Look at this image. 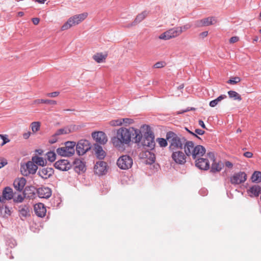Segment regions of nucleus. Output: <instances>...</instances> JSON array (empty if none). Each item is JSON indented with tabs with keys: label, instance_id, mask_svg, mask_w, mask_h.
Returning <instances> with one entry per match:
<instances>
[{
	"label": "nucleus",
	"instance_id": "1",
	"mask_svg": "<svg viewBox=\"0 0 261 261\" xmlns=\"http://www.w3.org/2000/svg\"><path fill=\"white\" fill-rule=\"evenodd\" d=\"M142 138L140 130L134 127L128 129L121 127L117 130L115 136L111 138L113 146L119 150H123L125 145H128L132 139L135 143H139Z\"/></svg>",
	"mask_w": 261,
	"mask_h": 261
},
{
	"label": "nucleus",
	"instance_id": "2",
	"mask_svg": "<svg viewBox=\"0 0 261 261\" xmlns=\"http://www.w3.org/2000/svg\"><path fill=\"white\" fill-rule=\"evenodd\" d=\"M167 140L169 144V149L171 151L182 149L187 140L185 137L178 136L172 132L167 133Z\"/></svg>",
	"mask_w": 261,
	"mask_h": 261
},
{
	"label": "nucleus",
	"instance_id": "3",
	"mask_svg": "<svg viewBox=\"0 0 261 261\" xmlns=\"http://www.w3.org/2000/svg\"><path fill=\"white\" fill-rule=\"evenodd\" d=\"M88 16V13L84 12L80 14L75 15L70 17L68 20L62 26L61 30L65 31L69 29L72 26L77 25L85 20Z\"/></svg>",
	"mask_w": 261,
	"mask_h": 261
},
{
	"label": "nucleus",
	"instance_id": "4",
	"mask_svg": "<svg viewBox=\"0 0 261 261\" xmlns=\"http://www.w3.org/2000/svg\"><path fill=\"white\" fill-rule=\"evenodd\" d=\"M143 127H146V130L144 134L143 145L151 150L153 149L155 146L154 134L148 126H144Z\"/></svg>",
	"mask_w": 261,
	"mask_h": 261
},
{
	"label": "nucleus",
	"instance_id": "5",
	"mask_svg": "<svg viewBox=\"0 0 261 261\" xmlns=\"http://www.w3.org/2000/svg\"><path fill=\"white\" fill-rule=\"evenodd\" d=\"M75 145V142H67L65 146L59 147L57 149V152L61 156H71L74 153Z\"/></svg>",
	"mask_w": 261,
	"mask_h": 261
},
{
	"label": "nucleus",
	"instance_id": "6",
	"mask_svg": "<svg viewBox=\"0 0 261 261\" xmlns=\"http://www.w3.org/2000/svg\"><path fill=\"white\" fill-rule=\"evenodd\" d=\"M133 163V159L130 156L127 155H123L117 160V165L121 169L127 170L131 168Z\"/></svg>",
	"mask_w": 261,
	"mask_h": 261
},
{
	"label": "nucleus",
	"instance_id": "7",
	"mask_svg": "<svg viewBox=\"0 0 261 261\" xmlns=\"http://www.w3.org/2000/svg\"><path fill=\"white\" fill-rule=\"evenodd\" d=\"M181 34V29L177 27L171 28L161 34L159 38L161 40H167L176 37Z\"/></svg>",
	"mask_w": 261,
	"mask_h": 261
},
{
	"label": "nucleus",
	"instance_id": "8",
	"mask_svg": "<svg viewBox=\"0 0 261 261\" xmlns=\"http://www.w3.org/2000/svg\"><path fill=\"white\" fill-rule=\"evenodd\" d=\"M37 169V166L32 161H29L25 165H22L20 170L22 175L28 176L30 174H35Z\"/></svg>",
	"mask_w": 261,
	"mask_h": 261
},
{
	"label": "nucleus",
	"instance_id": "9",
	"mask_svg": "<svg viewBox=\"0 0 261 261\" xmlns=\"http://www.w3.org/2000/svg\"><path fill=\"white\" fill-rule=\"evenodd\" d=\"M91 147L90 143L88 140H81L76 144V152L79 155H83L90 150Z\"/></svg>",
	"mask_w": 261,
	"mask_h": 261
},
{
	"label": "nucleus",
	"instance_id": "10",
	"mask_svg": "<svg viewBox=\"0 0 261 261\" xmlns=\"http://www.w3.org/2000/svg\"><path fill=\"white\" fill-rule=\"evenodd\" d=\"M247 179V175L244 172L234 173L230 177V181L232 185H239L244 183Z\"/></svg>",
	"mask_w": 261,
	"mask_h": 261
},
{
	"label": "nucleus",
	"instance_id": "11",
	"mask_svg": "<svg viewBox=\"0 0 261 261\" xmlns=\"http://www.w3.org/2000/svg\"><path fill=\"white\" fill-rule=\"evenodd\" d=\"M172 151L171 157L176 163L182 165L186 162V155L184 152L179 150Z\"/></svg>",
	"mask_w": 261,
	"mask_h": 261
},
{
	"label": "nucleus",
	"instance_id": "12",
	"mask_svg": "<svg viewBox=\"0 0 261 261\" xmlns=\"http://www.w3.org/2000/svg\"><path fill=\"white\" fill-rule=\"evenodd\" d=\"M92 137L97 143L103 145L106 144L108 141L107 135L102 132L92 133Z\"/></svg>",
	"mask_w": 261,
	"mask_h": 261
},
{
	"label": "nucleus",
	"instance_id": "13",
	"mask_svg": "<svg viewBox=\"0 0 261 261\" xmlns=\"http://www.w3.org/2000/svg\"><path fill=\"white\" fill-rule=\"evenodd\" d=\"M54 166L61 171H67L71 167L70 163L67 160H60L57 161L55 163Z\"/></svg>",
	"mask_w": 261,
	"mask_h": 261
},
{
	"label": "nucleus",
	"instance_id": "14",
	"mask_svg": "<svg viewBox=\"0 0 261 261\" xmlns=\"http://www.w3.org/2000/svg\"><path fill=\"white\" fill-rule=\"evenodd\" d=\"M94 172L99 175L105 174L107 172V163L102 161L96 162L94 166Z\"/></svg>",
	"mask_w": 261,
	"mask_h": 261
},
{
	"label": "nucleus",
	"instance_id": "15",
	"mask_svg": "<svg viewBox=\"0 0 261 261\" xmlns=\"http://www.w3.org/2000/svg\"><path fill=\"white\" fill-rule=\"evenodd\" d=\"M53 174L54 169L50 167H42L38 171V174L43 179H47Z\"/></svg>",
	"mask_w": 261,
	"mask_h": 261
},
{
	"label": "nucleus",
	"instance_id": "16",
	"mask_svg": "<svg viewBox=\"0 0 261 261\" xmlns=\"http://www.w3.org/2000/svg\"><path fill=\"white\" fill-rule=\"evenodd\" d=\"M205 149L202 145H197L194 147L192 157L194 160H198V159L201 158L205 153Z\"/></svg>",
	"mask_w": 261,
	"mask_h": 261
},
{
	"label": "nucleus",
	"instance_id": "17",
	"mask_svg": "<svg viewBox=\"0 0 261 261\" xmlns=\"http://www.w3.org/2000/svg\"><path fill=\"white\" fill-rule=\"evenodd\" d=\"M37 194L41 198L47 199L51 195V190L46 187H42L37 189Z\"/></svg>",
	"mask_w": 261,
	"mask_h": 261
},
{
	"label": "nucleus",
	"instance_id": "18",
	"mask_svg": "<svg viewBox=\"0 0 261 261\" xmlns=\"http://www.w3.org/2000/svg\"><path fill=\"white\" fill-rule=\"evenodd\" d=\"M196 166L200 169L206 170L210 167L209 161L207 159L199 158L196 161Z\"/></svg>",
	"mask_w": 261,
	"mask_h": 261
},
{
	"label": "nucleus",
	"instance_id": "19",
	"mask_svg": "<svg viewBox=\"0 0 261 261\" xmlns=\"http://www.w3.org/2000/svg\"><path fill=\"white\" fill-rule=\"evenodd\" d=\"M34 211L36 215L40 217L45 216L46 213V208L42 203H39L34 205Z\"/></svg>",
	"mask_w": 261,
	"mask_h": 261
},
{
	"label": "nucleus",
	"instance_id": "20",
	"mask_svg": "<svg viewBox=\"0 0 261 261\" xmlns=\"http://www.w3.org/2000/svg\"><path fill=\"white\" fill-rule=\"evenodd\" d=\"M26 184V180L24 178H18L15 179L13 186L15 189L19 192H21Z\"/></svg>",
	"mask_w": 261,
	"mask_h": 261
},
{
	"label": "nucleus",
	"instance_id": "21",
	"mask_svg": "<svg viewBox=\"0 0 261 261\" xmlns=\"http://www.w3.org/2000/svg\"><path fill=\"white\" fill-rule=\"evenodd\" d=\"M185 153L188 156H192L194 149V144L191 141L186 140V143L184 145Z\"/></svg>",
	"mask_w": 261,
	"mask_h": 261
},
{
	"label": "nucleus",
	"instance_id": "22",
	"mask_svg": "<svg viewBox=\"0 0 261 261\" xmlns=\"http://www.w3.org/2000/svg\"><path fill=\"white\" fill-rule=\"evenodd\" d=\"M74 168L77 173L83 172L86 170L85 163L80 159H75L73 163Z\"/></svg>",
	"mask_w": 261,
	"mask_h": 261
},
{
	"label": "nucleus",
	"instance_id": "23",
	"mask_svg": "<svg viewBox=\"0 0 261 261\" xmlns=\"http://www.w3.org/2000/svg\"><path fill=\"white\" fill-rule=\"evenodd\" d=\"M249 196L252 197H258L261 192V187L258 185H254L247 190Z\"/></svg>",
	"mask_w": 261,
	"mask_h": 261
},
{
	"label": "nucleus",
	"instance_id": "24",
	"mask_svg": "<svg viewBox=\"0 0 261 261\" xmlns=\"http://www.w3.org/2000/svg\"><path fill=\"white\" fill-rule=\"evenodd\" d=\"M2 196L5 201L11 200L14 196L13 189L10 187H5L3 190Z\"/></svg>",
	"mask_w": 261,
	"mask_h": 261
},
{
	"label": "nucleus",
	"instance_id": "25",
	"mask_svg": "<svg viewBox=\"0 0 261 261\" xmlns=\"http://www.w3.org/2000/svg\"><path fill=\"white\" fill-rule=\"evenodd\" d=\"M75 127V125L67 126L63 128L58 129L55 132V133L56 134V135H58V136L62 135L68 134L71 132H73L74 130Z\"/></svg>",
	"mask_w": 261,
	"mask_h": 261
},
{
	"label": "nucleus",
	"instance_id": "26",
	"mask_svg": "<svg viewBox=\"0 0 261 261\" xmlns=\"http://www.w3.org/2000/svg\"><path fill=\"white\" fill-rule=\"evenodd\" d=\"M147 15L148 12L146 11H144L142 13L139 14L137 16L134 21L132 23L128 24L126 27L129 28L137 24L138 23L141 22L144 19H145V18L147 16Z\"/></svg>",
	"mask_w": 261,
	"mask_h": 261
},
{
	"label": "nucleus",
	"instance_id": "27",
	"mask_svg": "<svg viewBox=\"0 0 261 261\" xmlns=\"http://www.w3.org/2000/svg\"><path fill=\"white\" fill-rule=\"evenodd\" d=\"M94 150L97 157L99 159L102 160L106 156V152L101 146L95 144L94 145Z\"/></svg>",
	"mask_w": 261,
	"mask_h": 261
},
{
	"label": "nucleus",
	"instance_id": "28",
	"mask_svg": "<svg viewBox=\"0 0 261 261\" xmlns=\"http://www.w3.org/2000/svg\"><path fill=\"white\" fill-rule=\"evenodd\" d=\"M18 210L20 215L26 217L29 215L30 210L29 206L27 204H21L18 206Z\"/></svg>",
	"mask_w": 261,
	"mask_h": 261
},
{
	"label": "nucleus",
	"instance_id": "29",
	"mask_svg": "<svg viewBox=\"0 0 261 261\" xmlns=\"http://www.w3.org/2000/svg\"><path fill=\"white\" fill-rule=\"evenodd\" d=\"M204 26H209L213 25L217 22V19L215 17H208L202 19Z\"/></svg>",
	"mask_w": 261,
	"mask_h": 261
},
{
	"label": "nucleus",
	"instance_id": "30",
	"mask_svg": "<svg viewBox=\"0 0 261 261\" xmlns=\"http://www.w3.org/2000/svg\"><path fill=\"white\" fill-rule=\"evenodd\" d=\"M11 211L7 206L0 207V216L3 218H7L10 216Z\"/></svg>",
	"mask_w": 261,
	"mask_h": 261
},
{
	"label": "nucleus",
	"instance_id": "31",
	"mask_svg": "<svg viewBox=\"0 0 261 261\" xmlns=\"http://www.w3.org/2000/svg\"><path fill=\"white\" fill-rule=\"evenodd\" d=\"M223 167V164L222 162H219L217 163L215 161L212 163L211 170L212 172H219L222 169Z\"/></svg>",
	"mask_w": 261,
	"mask_h": 261
},
{
	"label": "nucleus",
	"instance_id": "32",
	"mask_svg": "<svg viewBox=\"0 0 261 261\" xmlns=\"http://www.w3.org/2000/svg\"><path fill=\"white\" fill-rule=\"evenodd\" d=\"M32 161L35 164L42 166H43L46 163V161L43 158L36 155L32 157Z\"/></svg>",
	"mask_w": 261,
	"mask_h": 261
},
{
	"label": "nucleus",
	"instance_id": "33",
	"mask_svg": "<svg viewBox=\"0 0 261 261\" xmlns=\"http://www.w3.org/2000/svg\"><path fill=\"white\" fill-rule=\"evenodd\" d=\"M253 182L258 183L261 182V172L255 171L251 176Z\"/></svg>",
	"mask_w": 261,
	"mask_h": 261
},
{
	"label": "nucleus",
	"instance_id": "34",
	"mask_svg": "<svg viewBox=\"0 0 261 261\" xmlns=\"http://www.w3.org/2000/svg\"><path fill=\"white\" fill-rule=\"evenodd\" d=\"M226 95H221L219 97H218L217 98H216L214 100H213L210 101V106L211 107H215L217 105V104L220 102L222 100L225 99L226 98Z\"/></svg>",
	"mask_w": 261,
	"mask_h": 261
},
{
	"label": "nucleus",
	"instance_id": "35",
	"mask_svg": "<svg viewBox=\"0 0 261 261\" xmlns=\"http://www.w3.org/2000/svg\"><path fill=\"white\" fill-rule=\"evenodd\" d=\"M106 57V55H103L102 53H97L93 56V59L97 63H101L104 61Z\"/></svg>",
	"mask_w": 261,
	"mask_h": 261
},
{
	"label": "nucleus",
	"instance_id": "36",
	"mask_svg": "<svg viewBox=\"0 0 261 261\" xmlns=\"http://www.w3.org/2000/svg\"><path fill=\"white\" fill-rule=\"evenodd\" d=\"M41 103H47L48 105H56L57 104V101L49 99H36L34 101V103L35 104H39Z\"/></svg>",
	"mask_w": 261,
	"mask_h": 261
},
{
	"label": "nucleus",
	"instance_id": "37",
	"mask_svg": "<svg viewBox=\"0 0 261 261\" xmlns=\"http://www.w3.org/2000/svg\"><path fill=\"white\" fill-rule=\"evenodd\" d=\"M228 94L229 97L233 99L234 100H241L242 99V98L240 94L236 91H229L228 92Z\"/></svg>",
	"mask_w": 261,
	"mask_h": 261
},
{
	"label": "nucleus",
	"instance_id": "38",
	"mask_svg": "<svg viewBox=\"0 0 261 261\" xmlns=\"http://www.w3.org/2000/svg\"><path fill=\"white\" fill-rule=\"evenodd\" d=\"M31 129L34 133L38 132L40 128V123L38 121L33 122L30 125Z\"/></svg>",
	"mask_w": 261,
	"mask_h": 261
},
{
	"label": "nucleus",
	"instance_id": "39",
	"mask_svg": "<svg viewBox=\"0 0 261 261\" xmlns=\"http://www.w3.org/2000/svg\"><path fill=\"white\" fill-rule=\"evenodd\" d=\"M48 160L51 162L55 161L56 158V154L54 152L50 151L46 154Z\"/></svg>",
	"mask_w": 261,
	"mask_h": 261
},
{
	"label": "nucleus",
	"instance_id": "40",
	"mask_svg": "<svg viewBox=\"0 0 261 261\" xmlns=\"http://www.w3.org/2000/svg\"><path fill=\"white\" fill-rule=\"evenodd\" d=\"M157 141L159 144L160 146L162 147H164L167 146L168 141L167 139H165L164 138H158Z\"/></svg>",
	"mask_w": 261,
	"mask_h": 261
},
{
	"label": "nucleus",
	"instance_id": "41",
	"mask_svg": "<svg viewBox=\"0 0 261 261\" xmlns=\"http://www.w3.org/2000/svg\"><path fill=\"white\" fill-rule=\"evenodd\" d=\"M121 121L120 119L113 120L110 121L109 124L110 125L113 126H120L122 125Z\"/></svg>",
	"mask_w": 261,
	"mask_h": 261
},
{
	"label": "nucleus",
	"instance_id": "42",
	"mask_svg": "<svg viewBox=\"0 0 261 261\" xmlns=\"http://www.w3.org/2000/svg\"><path fill=\"white\" fill-rule=\"evenodd\" d=\"M120 120H121V124H124L125 125L132 124L134 122L133 119L127 118L120 119Z\"/></svg>",
	"mask_w": 261,
	"mask_h": 261
},
{
	"label": "nucleus",
	"instance_id": "43",
	"mask_svg": "<svg viewBox=\"0 0 261 261\" xmlns=\"http://www.w3.org/2000/svg\"><path fill=\"white\" fill-rule=\"evenodd\" d=\"M58 136L56 135V134L55 133V134L51 136L48 142L50 144H54L58 141Z\"/></svg>",
	"mask_w": 261,
	"mask_h": 261
},
{
	"label": "nucleus",
	"instance_id": "44",
	"mask_svg": "<svg viewBox=\"0 0 261 261\" xmlns=\"http://www.w3.org/2000/svg\"><path fill=\"white\" fill-rule=\"evenodd\" d=\"M241 81V79L239 77H233L231 78L227 83L230 84H235L239 82H240Z\"/></svg>",
	"mask_w": 261,
	"mask_h": 261
},
{
	"label": "nucleus",
	"instance_id": "45",
	"mask_svg": "<svg viewBox=\"0 0 261 261\" xmlns=\"http://www.w3.org/2000/svg\"><path fill=\"white\" fill-rule=\"evenodd\" d=\"M24 197L25 196H23L19 194L17 197H15L13 199V201L15 203L22 202L24 200Z\"/></svg>",
	"mask_w": 261,
	"mask_h": 261
},
{
	"label": "nucleus",
	"instance_id": "46",
	"mask_svg": "<svg viewBox=\"0 0 261 261\" xmlns=\"http://www.w3.org/2000/svg\"><path fill=\"white\" fill-rule=\"evenodd\" d=\"M191 27H192L191 24H190L189 23H187V24H186L185 25H183L182 27H178V28L181 29V34L183 32L186 31V30L191 28Z\"/></svg>",
	"mask_w": 261,
	"mask_h": 261
},
{
	"label": "nucleus",
	"instance_id": "47",
	"mask_svg": "<svg viewBox=\"0 0 261 261\" xmlns=\"http://www.w3.org/2000/svg\"><path fill=\"white\" fill-rule=\"evenodd\" d=\"M207 159L208 160L211 162H212V163L215 162V155H214V153L213 152H208L207 153Z\"/></svg>",
	"mask_w": 261,
	"mask_h": 261
},
{
	"label": "nucleus",
	"instance_id": "48",
	"mask_svg": "<svg viewBox=\"0 0 261 261\" xmlns=\"http://www.w3.org/2000/svg\"><path fill=\"white\" fill-rule=\"evenodd\" d=\"M194 24L195 25V27H196V28H200V27H204L202 19L198 20L195 21Z\"/></svg>",
	"mask_w": 261,
	"mask_h": 261
},
{
	"label": "nucleus",
	"instance_id": "49",
	"mask_svg": "<svg viewBox=\"0 0 261 261\" xmlns=\"http://www.w3.org/2000/svg\"><path fill=\"white\" fill-rule=\"evenodd\" d=\"M0 137L3 141V143L1 144L2 146H3L7 143L9 142L10 141L9 139L7 137L6 135H0Z\"/></svg>",
	"mask_w": 261,
	"mask_h": 261
},
{
	"label": "nucleus",
	"instance_id": "50",
	"mask_svg": "<svg viewBox=\"0 0 261 261\" xmlns=\"http://www.w3.org/2000/svg\"><path fill=\"white\" fill-rule=\"evenodd\" d=\"M8 164L6 159L3 158H0V169L6 166Z\"/></svg>",
	"mask_w": 261,
	"mask_h": 261
},
{
	"label": "nucleus",
	"instance_id": "51",
	"mask_svg": "<svg viewBox=\"0 0 261 261\" xmlns=\"http://www.w3.org/2000/svg\"><path fill=\"white\" fill-rule=\"evenodd\" d=\"M165 63L163 62H158L154 65V67L156 68H160L164 67Z\"/></svg>",
	"mask_w": 261,
	"mask_h": 261
},
{
	"label": "nucleus",
	"instance_id": "52",
	"mask_svg": "<svg viewBox=\"0 0 261 261\" xmlns=\"http://www.w3.org/2000/svg\"><path fill=\"white\" fill-rule=\"evenodd\" d=\"M59 94V92L56 91V92L47 93V96L50 97H55L58 96Z\"/></svg>",
	"mask_w": 261,
	"mask_h": 261
},
{
	"label": "nucleus",
	"instance_id": "53",
	"mask_svg": "<svg viewBox=\"0 0 261 261\" xmlns=\"http://www.w3.org/2000/svg\"><path fill=\"white\" fill-rule=\"evenodd\" d=\"M239 40V38L237 36H233L230 38L229 39V42L230 43H234L235 42H237Z\"/></svg>",
	"mask_w": 261,
	"mask_h": 261
},
{
	"label": "nucleus",
	"instance_id": "54",
	"mask_svg": "<svg viewBox=\"0 0 261 261\" xmlns=\"http://www.w3.org/2000/svg\"><path fill=\"white\" fill-rule=\"evenodd\" d=\"M196 135H202L204 133V131L200 129H196L195 130Z\"/></svg>",
	"mask_w": 261,
	"mask_h": 261
},
{
	"label": "nucleus",
	"instance_id": "55",
	"mask_svg": "<svg viewBox=\"0 0 261 261\" xmlns=\"http://www.w3.org/2000/svg\"><path fill=\"white\" fill-rule=\"evenodd\" d=\"M207 35H208V32L207 31H204V32H203L199 34V36L201 38H204L206 37L207 36Z\"/></svg>",
	"mask_w": 261,
	"mask_h": 261
},
{
	"label": "nucleus",
	"instance_id": "56",
	"mask_svg": "<svg viewBox=\"0 0 261 261\" xmlns=\"http://www.w3.org/2000/svg\"><path fill=\"white\" fill-rule=\"evenodd\" d=\"M244 155L246 158H251L252 157L253 154L251 152L247 151L244 153Z\"/></svg>",
	"mask_w": 261,
	"mask_h": 261
},
{
	"label": "nucleus",
	"instance_id": "57",
	"mask_svg": "<svg viewBox=\"0 0 261 261\" xmlns=\"http://www.w3.org/2000/svg\"><path fill=\"white\" fill-rule=\"evenodd\" d=\"M40 19L38 18H33L32 19V22L35 25H37L39 23Z\"/></svg>",
	"mask_w": 261,
	"mask_h": 261
},
{
	"label": "nucleus",
	"instance_id": "58",
	"mask_svg": "<svg viewBox=\"0 0 261 261\" xmlns=\"http://www.w3.org/2000/svg\"><path fill=\"white\" fill-rule=\"evenodd\" d=\"M225 165L227 167L229 168H231L233 166L232 164L229 161H226L225 163Z\"/></svg>",
	"mask_w": 261,
	"mask_h": 261
},
{
	"label": "nucleus",
	"instance_id": "59",
	"mask_svg": "<svg viewBox=\"0 0 261 261\" xmlns=\"http://www.w3.org/2000/svg\"><path fill=\"white\" fill-rule=\"evenodd\" d=\"M30 135H31V133L30 132H28L26 133L23 134V136L24 139H27L29 138Z\"/></svg>",
	"mask_w": 261,
	"mask_h": 261
},
{
	"label": "nucleus",
	"instance_id": "60",
	"mask_svg": "<svg viewBox=\"0 0 261 261\" xmlns=\"http://www.w3.org/2000/svg\"><path fill=\"white\" fill-rule=\"evenodd\" d=\"M199 124L203 128H205V125L204 123V122L201 120H199Z\"/></svg>",
	"mask_w": 261,
	"mask_h": 261
},
{
	"label": "nucleus",
	"instance_id": "61",
	"mask_svg": "<svg viewBox=\"0 0 261 261\" xmlns=\"http://www.w3.org/2000/svg\"><path fill=\"white\" fill-rule=\"evenodd\" d=\"M186 129L187 130V131H188L190 134H192L193 136L196 137V138H197L198 139H200V138L196 134L191 132L190 130H189L187 128H186Z\"/></svg>",
	"mask_w": 261,
	"mask_h": 261
},
{
	"label": "nucleus",
	"instance_id": "62",
	"mask_svg": "<svg viewBox=\"0 0 261 261\" xmlns=\"http://www.w3.org/2000/svg\"><path fill=\"white\" fill-rule=\"evenodd\" d=\"M200 193L201 194H203V195H206V193H207V191H206V190L205 189H202L200 191Z\"/></svg>",
	"mask_w": 261,
	"mask_h": 261
},
{
	"label": "nucleus",
	"instance_id": "63",
	"mask_svg": "<svg viewBox=\"0 0 261 261\" xmlns=\"http://www.w3.org/2000/svg\"><path fill=\"white\" fill-rule=\"evenodd\" d=\"M46 0H36V2L40 4H44Z\"/></svg>",
	"mask_w": 261,
	"mask_h": 261
},
{
	"label": "nucleus",
	"instance_id": "64",
	"mask_svg": "<svg viewBox=\"0 0 261 261\" xmlns=\"http://www.w3.org/2000/svg\"><path fill=\"white\" fill-rule=\"evenodd\" d=\"M36 151L39 154H41L43 152V151L41 149H37L36 150Z\"/></svg>",
	"mask_w": 261,
	"mask_h": 261
}]
</instances>
